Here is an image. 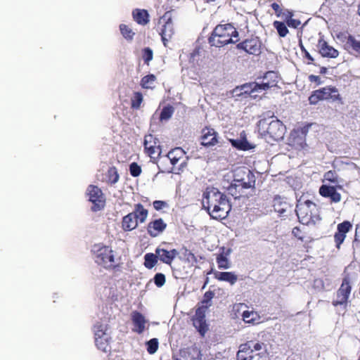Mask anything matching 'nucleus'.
Instances as JSON below:
<instances>
[{"instance_id": "9", "label": "nucleus", "mask_w": 360, "mask_h": 360, "mask_svg": "<svg viewBox=\"0 0 360 360\" xmlns=\"http://www.w3.org/2000/svg\"><path fill=\"white\" fill-rule=\"evenodd\" d=\"M167 158L170 160L172 166L179 163V171H182L186 167L188 157L184 150L180 147H176L172 149L167 155ZM168 173L174 172V167L166 171Z\"/></svg>"}, {"instance_id": "42", "label": "nucleus", "mask_w": 360, "mask_h": 360, "mask_svg": "<svg viewBox=\"0 0 360 360\" xmlns=\"http://www.w3.org/2000/svg\"><path fill=\"white\" fill-rule=\"evenodd\" d=\"M106 330H107V326L102 324V323H96L95 326H94V336H95V339L96 338H103V337H105V336H108V335L106 334Z\"/></svg>"}, {"instance_id": "13", "label": "nucleus", "mask_w": 360, "mask_h": 360, "mask_svg": "<svg viewBox=\"0 0 360 360\" xmlns=\"http://www.w3.org/2000/svg\"><path fill=\"white\" fill-rule=\"evenodd\" d=\"M236 48L248 54L259 56L262 52V42L257 37H251L237 44Z\"/></svg>"}, {"instance_id": "21", "label": "nucleus", "mask_w": 360, "mask_h": 360, "mask_svg": "<svg viewBox=\"0 0 360 360\" xmlns=\"http://www.w3.org/2000/svg\"><path fill=\"white\" fill-rule=\"evenodd\" d=\"M131 317L134 326L132 330L138 334H141L144 331L147 323L144 316L138 311H134L131 314Z\"/></svg>"}, {"instance_id": "36", "label": "nucleus", "mask_w": 360, "mask_h": 360, "mask_svg": "<svg viewBox=\"0 0 360 360\" xmlns=\"http://www.w3.org/2000/svg\"><path fill=\"white\" fill-rule=\"evenodd\" d=\"M216 261L219 269H227L231 267V263L229 261L227 257L224 255V253L217 255Z\"/></svg>"}, {"instance_id": "28", "label": "nucleus", "mask_w": 360, "mask_h": 360, "mask_svg": "<svg viewBox=\"0 0 360 360\" xmlns=\"http://www.w3.org/2000/svg\"><path fill=\"white\" fill-rule=\"evenodd\" d=\"M131 214H134V217L137 219L139 224H143L146 221L148 215V211L144 208L143 205L141 203L134 205V210Z\"/></svg>"}, {"instance_id": "15", "label": "nucleus", "mask_w": 360, "mask_h": 360, "mask_svg": "<svg viewBox=\"0 0 360 360\" xmlns=\"http://www.w3.org/2000/svg\"><path fill=\"white\" fill-rule=\"evenodd\" d=\"M143 146L146 153L151 158H158L161 153L159 141L151 134L145 136Z\"/></svg>"}, {"instance_id": "14", "label": "nucleus", "mask_w": 360, "mask_h": 360, "mask_svg": "<svg viewBox=\"0 0 360 360\" xmlns=\"http://www.w3.org/2000/svg\"><path fill=\"white\" fill-rule=\"evenodd\" d=\"M272 206L278 216L282 218H286L291 215L293 211L292 205H290L286 198L276 195L273 199Z\"/></svg>"}, {"instance_id": "12", "label": "nucleus", "mask_w": 360, "mask_h": 360, "mask_svg": "<svg viewBox=\"0 0 360 360\" xmlns=\"http://www.w3.org/2000/svg\"><path fill=\"white\" fill-rule=\"evenodd\" d=\"M159 23H162V27L160 30V34L161 35L163 44L165 46H167V42L172 39L174 34L172 13L169 11L165 13V14L160 18Z\"/></svg>"}, {"instance_id": "45", "label": "nucleus", "mask_w": 360, "mask_h": 360, "mask_svg": "<svg viewBox=\"0 0 360 360\" xmlns=\"http://www.w3.org/2000/svg\"><path fill=\"white\" fill-rule=\"evenodd\" d=\"M214 297V292L212 290H208L205 292L202 300L200 302L201 305H207V307L209 308L212 304V300Z\"/></svg>"}, {"instance_id": "6", "label": "nucleus", "mask_w": 360, "mask_h": 360, "mask_svg": "<svg viewBox=\"0 0 360 360\" xmlns=\"http://www.w3.org/2000/svg\"><path fill=\"white\" fill-rule=\"evenodd\" d=\"M274 84V82L264 83H245L233 89V94L235 96H243L244 98L250 97L256 98L257 95L255 93L266 91L269 89L273 87Z\"/></svg>"}, {"instance_id": "34", "label": "nucleus", "mask_w": 360, "mask_h": 360, "mask_svg": "<svg viewBox=\"0 0 360 360\" xmlns=\"http://www.w3.org/2000/svg\"><path fill=\"white\" fill-rule=\"evenodd\" d=\"M345 46L348 49H351L358 53H360V41L356 40L353 36H348Z\"/></svg>"}, {"instance_id": "26", "label": "nucleus", "mask_w": 360, "mask_h": 360, "mask_svg": "<svg viewBox=\"0 0 360 360\" xmlns=\"http://www.w3.org/2000/svg\"><path fill=\"white\" fill-rule=\"evenodd\" d=\"M231 146L238 150H249L255 148L254 146L251 145L246 139L245 132L240 134V139H229Z\"/></svg>"}, {"instance_id": "49", "label": "nucleus", "mask_w": 360, "mask_h": 360, "mask_svg": "<svg viewBox=\"0 0 360 360\" xmlns=\"http://www.w3.org/2000/svg\"><path fill=\"white\" fill-rule=\"evenodd\" d=\"M154 283L158 288L163 286L166 282V278L162 273H157L153 278Z\"/></svg>"}, {"instance_id": "54", "label": "nucleus", "mask_w": 360, "mask_h": 360, "mask_svg": "<svg viewBox=\"0 0 360 360\" xmlns=\"http://www.w3.org/2000/svg\"><path fill=\"white\" fill-rule=\"evenodd\" d=\"M153 205L155 210H160L166 207H167V203L163 200H155L153 202Z\"/></svg>"}, {"instance_id": "47", "label": "nucleus", "mask_w": 360, "mask_h": 360, "mask_svg": "<svg viewBox=\"0 0 360 360\" xmlns=\"http://www.w3.org/2000/svg\"><path fill=\"white\" fill-rule=\"evenodd\" d=\"M271 82H275V84L274 85V86L277 85V82H278L277 76H276V74L273 71H269V72H266L264 76L263 77V79L261 83Z\"/></svg>"}, {"instance_id": "52", "label": "nucleus", "mask_w": 360, "mask_h": 360, "mask_svg": "<svg viewBox=\"0 0 360 360\" xmlns=\"http://www.w3.org/2000/svg\"><path fill=\"white\" fill-rule=\"evenodd\" d=\"M293 236L297 238L298 240L303 241L304 240V236L302 231V230L300 229V227L296 226L294 227L292 231Z\"/></svg>"}, {"instance_id": "51", "label": "nucleus", "mask_w": 360, "mask_h": 360, "mask_svg": "<svg viewBox=\"0 0 360 360\" xmlns=\"http://www.w3.org/2000/svg\"><path fill=\"white\" fill-rule=\"evenodd\" d=\"M300 47L301 51L303 54V56L309 60V64L311 63L314 61V58L309 54L305 47L303 46L302 41H300Z\"/></svg>"}, {"instance_id": "60", "label": "nucleus", "mask_w": 360, "mask_h": 360, "mask_svg": "<svg viewBox=\"0 0 360 360\" xmlns=\"http://www.w3.org/2000/svg\"><path fill=\"white\" fill-rule=\"evenodd\" d=\"M208 282H209V278L207 277L206 279H205V281L204 283V285L202 286V289L205 288V286L207 285Z\"/></svg>"}, {"instance_id": "10", "label": "nucleus", "mask_w": 360, "mask_h": 360, "mask_svg": "<svg viewBox=\"0 0 360 360\" xmlns=\"http://www.w3.org/2000/svg\"><path fill=\"white\" fill-rule=\"evenodd\" d=\"M86 193L89 195V200L93 203L92 211L97 212L104 208L105 200L101 188L94 185H89Z\"/></svg>"}, {"instance_id": "5", "label": "nucleus", "mask_w": 360, "mask_h": 360, "mask_svg": "<svg viewBox=\"0 0 360 360\" xmlns=\"http://www.w3.org/2000/svg\"><path fill=\"white\" fill-rule=\"evenodd\" d=\"M295 212L299 221L302 224H314L321 219L316 204L309 200L299 201Z\"/></svg>"}, {"instance_id": "38", "label": "nucleus", "mask_w": 360, "mask_h": 360, "mask_svg": "<svg viewBox=\"0 0 360 360\" xmlns=\"http://www.w3.org/2000/svg\"><path fill=\"white\" fill-rule=\"evenodd\" d=\"M184 261L188 263L190 266H193L198 263V259L195 255L189 250L186 249L183 253Z\"/></svg>"}, {"instance_id": "32", "label": "nucleus", "mask_w": 360, "mask_h": 360, "mask_svg": "<svg viewBox=\"0 0 360 360\" xmlns=\"http://www.w3.org/2000/svg\"><path fill=\"white\" fill-rule=\"evenodd\" d=\"M194 327L198 330L201 335H204L207 330V325L205 319L193 318Z\"/></svg>"}, {"instance_id": "11", "label": "nucleus", "mask_w": 360, "mask_h": 360, "mask_svg": "<svg viewBox=\"0 0 360 360\" xmlns=\"http://www.w3.org/2000/svg\"><path fill=\"white\" fill-rule=\"evenodd\" d=\"M352 291L351 281L349 276L342 279V284L336 292V300L332 302L334 307L344 305L346 307Z\"/></svg>"}, {"instance_id": "48", "label": "nucleus", "mask_w": 360, "mask_h": 360, "mask_svg": "<svg viewBox=\"0 0 360 360\" xmlns=\"http://www.w3.org/2000/svg\"><path fill=\"white\" fill-rule=\"evenodd\" d=\"M141 167L136 162H134L129 165L130 174L134 177L139 176L141 173Z\"/></svg>"}, {"instance_id": "24", "label": "nucleus", "mask_w": 360, "mask_h": 360, "mask_svg": "<svg viewBox=\"0 0 360 360\" xmlns=\"http://www.w3.org/2000/svg\"><path fill=\"white\" fill-rule=\"evenodd\" d=\"M214 277L219 281H225L231 285H234L238 281V276L233 271H214Z\"/></svg>"}, {"instance_id": "35", "label": "nucleus", "mask_w": 360, "mask_h": 360, "mask_svg": "<svg viewBox=\"0 0 360 360\" xmlns=\"http://www.w3.org/2000/svg\"><path fill=\"white\" fill-rule=\"evenodd\" d=\"M143 101L142 93L139 91L134 92L132 97L131 98V108L132 109H139Z\"/></svg>"}, {"instance_id": "33", "label": "nucleus", "mask_w": 360, "mask_h": 360, "mask_svg": "<svg viewBox=\"0 0 360 360\" xmlns=\"http://www.w3.org/2000/svg\"><path fill=\"white\" fill-rule=\"evenodd\" d=\"M274 27L276 30L278 34L280 37H285L289 33V30L287 27V24L284 22L275 20L273 22Z\"/></svg>"}, {"instance_id": "55", "label": "nucleus", "mask_w": 360, "mask_h": 360, "mask_svg": "<svg viewBox=\"0 0 360 360\" xmlns=\"http://www.w3.org/2000/svg\"><path fill=\"white\" fill-rule=\"evenodd\" d=\"M286 24L290 27L297 29L301 25V22L298 19L292 18L288 20Z\"/></svg>"}, {"instance_id": "29", "label": "nucleus", "mask_w": 360, "mask_h": 360, "mask_svg": "<svg viewBox=\"0 0 360 360\" xmlns=\"http://www.w3.org/2000/svg\"><path fill=\"white\" fill-rule=\"evenodd\" d=\"M156 77L153 74H150L141 78L140 85L143 89H153L155 87Z\"/></svg>"}, {"instance_id": "57", "label": "nucleus", "mask_w": 360, "mask_h": 360, "mask_svg": "<svg viewBox=\"0 0 360 360\" xmlns=\"http://www.w3.org/2000/svg\"><path fill=\"white\" fill-rule=\"evenodd\" d=\"M308 78L309 82H315L317 85H319L322 83V81L319 76L310 75Z\"/></svg>"}, {"instance_id": "40", "label": "nucleus", "mask_w": 360, "mask_h": 360, "mask_svg": "<svg viewBox=\"0 0 360 360\" xmlns=\"http://www.w3.org/2000/svg\"><path fill=\"white\" fill-rule=\"evenodd\" d=\"M108 181L111 184L117 183L120 179L119 174L115 167H110L108 170Z\"/></svg>"}, {"instance_id": "61", "label": "nucleus", "mask_w": 360, "mask_h": 360, "mask_svg": "<svg viewBox=\"0 0 360 360\" xmlns=\"http://www.w3.org/2000/svg\"><path fill=\"white\" fill-rule=\"evenodd\" d=\"M216 0H206V2L207 3H210V2H213V1H215Z\"/></svg>"}, {"instance_id": "62", "label": "nucleus", "mask_w": 360, "mask_h": 360, "mask_svg": "<svg viewBox=\"0 0 360 360\" xmlns=\"http://www.w3.org/2000/svg\"><path fill=\"white\" fill-rule=\"evenodd\" d=\"M291 145H292V146H295V141H294V140H293V141H292V143H291Z\"/></svg>"}, {"instance_id": "53", "label": "nucleus", "mask_w": 360, "mask_h": 360, "mask_svg": "<svg viewBox=\"0 0 360 360\" xmlns=\"http://www.w3.org/2000/svg\"><path fill=\"white\" fill-rule=\"evenodd\" d=\"M294 15V13L292 11H290L288 9H285L282 11V17L284 20V22L287 23V21L292 19Z\"/></svg>"}, {"instance_id": "1", "label": "nucleus", "mask_w": 360, "mask_h": 360, "mask_svg": "<svg viewBox=\"0 0 360 360\" xmlns=\"http://www.w3.org/2000/svg\"><path fill=\"white\" fill-rule=\"evenodd\" d=\"M202 207L212 219H224L231 210L226 195L216 188H207L203 193Z\"/></svg>"}, {"instance_id": "30", "label": "nucleus", "mask_w": 360, "mask_h": 360, "mask_svg": "<svg viewBox=\"0 0 360 360\" xmlns=\"http://www.w3.org/2000/svg\"><path fill=\"white\" fill-rule=\"evenodd\" d=\"M158 256L155 253H146L144 255V266L148 269H153L158 263Z\"/></svg>"}, {"instance_id": "39", "label": "nucleus", "mask_w": 360, "mask_h": 360, "mask_svg": "<svg viewBox=\"0 0 360 360\" xmlns=\"http://www.w3.org/2000/svg\"><path fill=\"white\" fill-rule=\"evenodd\" d=\"M243 320L245 323H255L257 321L258 314L254 311H245L242 314Z\"/></svg>"}, {"instance_id": "17", "label": "nucleus", "mask_w": 360, "mask_h": 360, "mask_svg": "<svg viewBox=\"0 0 360 360\" xmlns=\"http://www.w3.org/2000/svg\"><path fill=\"white\" fill-rule=\"evenodd\" d=\"M352 229V224L349 221H344L338 224L337 232L334 235V240L337 248H340L344 242L346 234Z\"/></svg>"}, {"instance_id": "63", "label": "nucleus", "mask_w": 360, "mask_h": 360, "mask_svg": "<svg viewBox=\"0 0 360 360\" xmlns=\"http://www.w3.org/2000/svg\"><path fill=\"white\" fill-rule=\"evenodd\" d=\"M212 272H213V270H212V269H211L210 271H208V272L207 273V275H208V274H212Z\"/></svg>"}, {"instance_id": "50", "label": "nucleus", "mask_w": 360, "mask_h": 360, "mask_svg": "<svg viewBox=\"0 0 360 360\" xmlns=\"http://www.w3.org/2000/svg\"><path fill=\"white\" fill-rule=\"evenodd\" d=\"M208 309L207 305H201L198 307L195 310V314L193 317L200 318V319H205V312Z\"/></svg>"}, {"instance_id": "16", "label": "nucleus", "mask_w": 360, "mask_h": 360, "mask_svg": "<svg viewBox=\"0 0 360 360\" xmlns=\"http://www.w3.org/2000/svg\"><path fill=\"white\" fill-rule=\"evenodd\" d=\"M200 140L203 146H214L219 143L218 134L214 129L206 127L202 129Z\"/></svg>"}, {"instance_id": "27", "label": "nucleus", "mask_w": 360, "mask_h": 360, "mask_svg": "<svg viewBox=\"0 0 360 360\" xmlns=\"http://www.w3.org/2000/svg\"><path fill=\"white\" fill-rule=\"evenodd\" d=\"M134 20L141 25H146L149 22V14L147 10L135 8L132 11Z\"/></svg>"}, {"instance_id": "31", "label": "nucleus", "mask_w": 360, "mask_h": 360, "mask_svg": "<svg viewBox=\"0 0 360 360\" xmlns=\"http://www.w3.org/2000/svg\"><path fill=\"white\" fill-rule=\"evenodd\" d=\"M95 344L98 349L104 352H107L110 350V345L108 336L100 338H96L95 339Z\"/></svg>"}, {"instance_id": "20", "label": "nucleus", "mask_w": 360, "mask_h": 360, "mask_svg": "<svg viewBox=\"0 0 360 360\" xmlns=\"http://www.w3.org/2000/svg\"><path fill=\"white\" fill-rule=\"evenodd\" d=\"M319 193L324 198H329L330 202L338 203L341 200V195L333 186L322 185L319 188Z\"/></svg>"}, {"instance_id": "41", "label": "nucleus", "mask_w": 360, "mask_h": 360, "mask_svg": "<svg viewBox=\"0 0 360 360\" xmlns=\"http://www.w3.org/2000/svg\"><path fill=\"white\" fill-rule=\"evenodd\" d=\"M174 112V108L173 106L170 105L165 106L160 112V119L161 120H167L172 116Z\"/></svg>"}, {"instance_id": "2", "label": "nucleus", "mask_w": 360, "mask_h": 360, "mask_svg": "<svg viewBox=\"0 0 360 360\" xmlns=\"http://www.w3.org/2000/svg\"><path fill=\"white\" fill-rule=\"evenodd\" d=\"M238 37V32L232 24H219L212 30L208 42L212 46L221 48L229 44L237 43Z\"/></svg>"}, {"instance_id": "59", "label": "nucleus", "mask_w": 360, "mask_h": 360, "mask_svg": "<svg viewBox=\"0 0 360 360\" xmlns=\"http://www.w3.org/2000/svg\"><path fill=\"white\" fill-rule=\"evenodd\" d=\"M298 140H299V141L297 142L298 146H296V148H299V149L304 148V145H306V143H304V140L302 139V137H299Z\"/></svg>"}, {"instance_id": "43", "label": "nucleus", "mask_w": 360, "mask_h": 360, "mask_svg": "<svg viewBox=\"0 0 360 360\" xmlns=\"http://www.w3.org/2000/svg\"><path fill=\"white\" fill-rule=\"evenodd\" d=\"M320 101H323V96L321 89L312 91L311 94L309 97V102L310 104L315 105Z\"/></svg>"}, {"instance_id": "23", "label": "nucleus", "mask_w": 360, "mask_h": 360, "mask_svg": "<svg viewBox=\"0 0 360 360\" xmlns=\"http://www.w3.org/2000/svg\"><path fill=\"white\" fill-rule=\"evenodd\" d=\"M323 100H332L342 103V98L335 86H327L321 89Z\"/></svg>"}, {"instance_id": "4", "label": "nucleus", "mask_w": 360, "mask_h": 360, "mask_svg": "<svg viewBox=\"0 0 360 360\" xmlns=\"http://www.w3.org/2000/svg\"><path fill=\"white\" fill-rule=\"evenodd\" d=\"M259 134L264 137H269L275 141L283 138L285 127L278 119L263 118L259 120L257 124Z\"/></svg>"}, {"instance_id": "19", "label": "nucleus", "mask_w": 360, "mask_h": 360, "mask_svg": "<svg viewBox=\"0 0 360 360\" xmlns=\"http://www.w3.org/2000/svg\"><path fill=\"white\" fill-rule=\"evenodd\" d=\"M155 252L158 256V259L168 265H171L174 259L179 255V252L176 249L168 250L160 247L157 248Z\"/></svg>"}, {"instance_id": "22", "label": "nucleus", "mask_w": 360, "mask_h": 360, "mask_svg": "<svg viewBox=\"0 0 360 360\" xmlns=\"http://www.w3.org/2000/svg\"><path fill=\"white\" fill-rule=\"evenodd\" d=\"M167 228V224L160 218L148 224L147 232L151 237H157Z\"/></svg>"}, {"instance_id": "44", "label": "nucleus", "mask_w": 360, "mask_h": 360, "mask_svg": "<svg viewBox=\"0 0 360 360\" xmlns=\"http://www.w3.org/2000/svg\"><path fill=\"white\" fill-rule=\"evenodd\" d=\"M146 345L147 352L150 354H153L157 352L158 349L159 342L157 338H152L146 342Z\"/></svg>"}, {"instance_id": "37", "label": "nucleus", "mask_w": 360, "mask_h": 360, "mask_svg": "<svg viewBox=\"0 0 360 360\" xmlns=\"http://www.w3.org/2000/svg\"><path fill=\"white\" fill-rule=\"evenodd\" d=\"M120 30L123 37L127 40L131 41L134 39L135 33L127 25L120 24Z\"/></svg>"}, {"instance_id": "58", "label": "nucleus", "mask_w": 360, "mask_h": 360, "mask_svg": "<svg viewBox=\"0 0 360 360\" xmlns=\"http://www.w3.org/2000/svg\"><path fill=\"white\" fill-rule=\"evenodd\" d=\"M354 241L360 242V223L356 225Z\"/></svg>"}, {"instance_id": "18", "label": "nucleus", "mask_w": 360, "mask_h": 360, "mask_svg": "<svg viewBox=\"0 0 360 360\" xmlns=\"http://www.w3.org/2000/svg\"><path fill=\"white\" fill-rule=\"evenodd\" d=\"M317 47L319 53L324 58H335L338 56L339 52L337 49L330 46L323 37L319 39Z\"/></svg>"}, {"instance_id": "25", "label": "nucleus", "mask_w": 360, "mask_h": 360, "mask_svg": "<svg viewBox=\"0 0 360 360\" xmlns=\"http://www.w3.org/2000/svg\"><path fill=\"white\" fill-rule=\"evenodd\" d=\"M121 224V227L125 232L133 231L139 226V222L135 219L134 214H131V212L122 217Z\"/></svg>"}, {"instance_id": "8", "label": "nucleus", "mask_w": 360, "mask_h": 360, "mask_svg": "<svg viewBox=\"0 0 360 360\" xmlns=\"http://www.w3.org/2000/svg\"><path fill=\"white\" fill-rule=\"evenodd\" d=\"M245 173L247 174V181L244 178L236 179L234 180L235 184H231L229 187V193L235 199H239L245 196L243 189L253 188L255 186V178L253 173L249 169H247Z\"/></svg>"}, {"instance_id": "7", "label": "nucleus", "mask_w": 360, "mask_h": 360, "mask_svg": "<svg viewBox=\"0 0 360 360\" xmlns=\"http://www.w3.org/2000/svg\"><path fill=\"white\" fill-rule=\"evenodd\" d=\"M95 262L105 269H115L117 265L115 262L114 251L108 246L95 245Z\"/></svg>"}, {"instance_id": "56", "label": "nucleus", "mask_w": 360, "mask_h": 360, "mask_svg": "<svg viewBox=\"0 0 360 360\" xmlns=\"http://www.w3.org/2000/svg\"><path fill=\"white\" fill-rule=\"evenodd\" d=\"M271 8L274 11L275 14L277 17H281L282 15L283 9L281 8L280 5L276 2L272 3L271 5Z\"/></svg>"}, {"instance_id": "46", "label": "nucleus", "mask_w": 360, "mask_h": 360, "mask_svg": "<svg viewBox=\"0 0 360 360\" xmlns=\"http://www.w3.org/2000/svg\"><path fill=\"white\" fill-rule=\"evenodd\" d=\"M142 57L144 63L148 65L150 61H151L153 58V50L149 47L144 48L142 51Z\"/></svg>"}, {"instance_id": "3", "label": "nucleus", "mask_w": 360, "mask_h": 360, "mask_svg": "<svg viewBox=\"0 0 360 360\" xmlns=\"http://www.w3.org/2000/svg\"><path fill=\"white\" fill-rule=\"evenodd\" d=\"M236 360H269V353L264 342L249 340L239 346Z\"/></svg>"}]
</instances>
